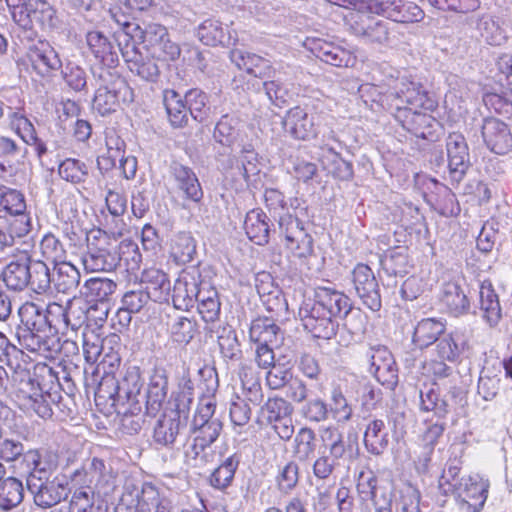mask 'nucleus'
Returning a JSON list of instances; mask_svg holds the SVG:
<instances>
[{"label": "nucleus", "instance_id": "f257e3e1", "mask_svg": "<svg viewBox=\"0 0 512 512\" xmlns=\"http://www.w3.org/2000/svg\"><path fill=\"white\" fill-rule=\"evenodd\" d=\"M24 464L29 469L26 477L27 489L32 494L35 505L47 509L68 497L67 484L59 477H52L54 467L42 460L37 450L27 451Z\"/></svg>", "mask_w": 512, "mask_h": 512}, {"label": "nucleus", "instance_id": "f03ea898", "mask_svg": "<svg viewBox=\"0 0 512 512\" xmlns=\"http://www.w3.org/2000/svg\"><path fill=\"white\" fill-rule=\"evenodd\" d=\"M97 89L93 99V108L102 116L117 110L120 102L132 101V90L116 70L97 67L92 69Z\"/></svg>", "mask_w": 512, "mask_h": 512}, {"label": "nucleus", "instance_id": "7ed1b4c3", "mask_svg": "<svg viewBox=\"0 0 512 512\" xmlns=\"http://www.w3.org/2000/svg\"><path fill=\"white\" fill-rule=\"evenodd\" d=\"M285 194H264L265 201L274 211L278 208L287 213L280 215L279 228L284 236L286 248L298 258H306L313 253L312 237L305 231L302 222L291 215L287 207Z\"/></svg>", "mask_w": 512, "mask_h": 512}, {"label": "nucleus", "instance_id": "20e7f679", "mask_svg": "<svg viewBox=\"0 0 512 512\" xmlns=\"http://www.w3.org/2000/svg\"><path fill=\"white\" fill-rule=\"evenodd\" d=\"M133 30H138L135 23L124 22L119 31L115 32L118 49L122 54L128 69L147 82H156L160 76V69L155 57L144 56L136 45Z\"/></svg>", "mask_w": 512, "mask_h": 512}, {"label": "nucleus", "instance_id": "39448f33", "mask_svg": "<svg viewBox=\"0 0 512 512\" xmlns=\"http://www.w3.org/2000/svg\"><path fill=\"white\" fill-rule=\"evenodd\" d=\"M12 18L22 29H33L37 24L42 30L51 31L58 27L56 9L46 0H6Z\"/></svg>", "mask_w": 512, "mask_h": 512}, {"label": "nucleus", "instance_id": "423d86ee", "mask_svg": "<svg viewBox=\"0 0 512 512\" xmlns=\"http://www.w3.org/2000/svg\"><path fill=\"white\" fill-rule=\"evenodd\" d=\"M321 446L319 456L313 464V473L318 479L329 478L347 452L343 433L335 425L319 429Z\"/></svg>", "mask_w": 512, "mask_h": 512}, {"label": "nucleus", "instance_id": "0eeeda50", "mask_svg": "<svg viewBox=\"0 0 512 512\" xmlns=\"http://www.w3.org/2000/svg\"><path fill=\"white\" fill-rule=\"evenodd\" d=\"M26 42L27 59L33 69L41 77H50L62 67V61L54 47L45 39L38 38L34 29L22 31L19 36Z\"/></svg>", "mask_w": 512, "mask_h": 512}, {"label": "nucleus", "instance_id": "6e6552de", "mask_svg": "<svg viewBox=\"0 0 512 512\" xmlns=\"http://www.w3.org/2000/svg\"><path fill=\"white\" fill-rule=\"evenodd\" d=\"M134 38L139 36L151 56L163 61H175L180 57L181 48L179 44L172 40L168 29L157 23L148 24L145 29L138 26V30H133Z\"/></svg>", "mask_w": 512, "mask_h": 512}, {"label": "nucleus", "instance_id": "1a4fd4ad", "mask_svg": "<svg viewBox=\"0 0 512 512\" xmlns=\"http://www.w3.org/2000/svg\"><path fill=\"white\" fill-rule=\"evenodd\" d=\"M192 403V394L182 391L176 398V408L164 413L156 422L153 431L155 443L161 446L172 445L182 427L181 416L186 418V413Z\"/></svg>", "mask_w": 512, "mask_h": 512}, {"label": "nucleus", "instance_id": "9d476101", "mask_svg": "<svg viewBox=\"0 0 512 512\" xmlns=\"http://www.w3.org/2000/svg\"><path fill=\"white\" fill-rule=\"evenodd\" d=\"M119 261H125L131 270L138 269L141 262L138 246L134 243L123 244L119 256L116 253H101L87 249L82 257V264L89 272L111 271L116 268Z\"/></svg>", "mask_w": 512, "mask_h": 512}, {"label": "nucleus", "instance_id": "9b49d317", "mask_svg": "<svg viewBox=\"0 0 512 512\" xmlns=\"http://www.w3.org/2000/svg\"><path fill=\"white\" fill-rule=\"evenodd\" d=\"M388 87L390 94L387 99L393 97V101L399 100L401 104L406 103L415 109H430L433 106L423 85L406 72L392 77Z\"/></svg>", "mask_w": 512, "mask_h": 512}, {"label": "nucleus", "instance_id": "f8f14e48", "mask_svg": "<svg viewBox=\"0 0 512 512\" xmlns=\"http://www.w3.org/2000/svg\"><path fill=\"white\" fill-rule=\"evenodd\" d=\"M489 482L479 475L462 477L452 494L458 512H479L487 499Z\"/></svg>", "mask_w": 512, "mask_h": 512}, {"label": "nucleus", "instance_id": "ddd939ff", "mask_svg": "<svg viewBox=\"0 0 512 512\" xmlns=\"http://www.w3.org/2000/svg\"><path fill=\"white\" fill-rule=\"evenodd\" d=\"M446 151L448 158V176L451 187H447L450 191L456 188L464 178L469 165L468 145L463 135L459 133H451L446 140Z\"/></svg>", "mask_w": 512, "mask_h": 512}, {"label": "nucleus", "instance_id": "4468645a", "mask_svg": "<svg viewBox=\"0 0 512 512\" xmlns=\"http://www.w3.org/2000/svg\"><path fill=\"white\" fill-rule=\"evenodd\" d=\"M348 24L352 33L366 42L386 45L389 43V26L383 20L369 16L365 11L359 10L351 13Z\"/></svg>", "mask_w": 512, "mask_h": 512}, {"label": "nucleus", "instance_id": "2eb2a0df", "mask_svg": "<svg viewBox=\"0 0 512 512\" xmlns=\"http://www.w3.org/2000/svg\"><path fill=\"white\" fill-rule=\"evenodd\" d=\"M309 302L316 314L320 311L336 319L347 317L352 309V303L347 295L327 286H318L315 289L314 301Z\"/></svg>", "mask_w": 512, "mask_h": 512}, {"label": "nucleus", "instance_id": "dca6fc26", "mask_svg": "<svg viewBox=\"0 0 512 512\" xmlns=\"http://www.w3.org/2000/svg\"><path fill=\"white\" fill-rule=\"evenodd\" d=\"M200 285L201 273L198 267L192 266L183 270L173 287L174 307L179 310H189L194 307Z\"/></svg>", "mask_w": 512, "mask_h": 512}, {"label": "nucleus", "instance_id": "f3484780", "mask_svg": "<svg viewBox=\"0 0 512 512\" xmlns=\"http://www.w3.org/2000/svg\"><path fill=\"white\" fill-rule=\"evenodd\" d=\"M369 371L384 386L393 389L397 384L398 374L395 360L385 346L371 347L367 353Z\"/></svg>", "mask_w": 512, "mask_h": 512}, {"label": "nucleus", "instance_id": "a211bd4d", "mask_svg": "<svg viewBox=\"0 0 512 512\" xmlns=\"http://www.w3.org/2000/svg\"><path fill=\"white\" fill-rule=\"evenodd\" d=\"M446 360L431 359L423 365L424 373L433 378L434 384L443 387L453 399L463 400L464 388L460 385L459 372L445 363Z\"/></svg>", "mask_w": 512, "mask_h": 512}, {"label": "nucleus", "instance_id": "6ab92c4d", "mask_svg": "<svg viewBox=\"0 0 512 512\" xmlns=\"http://www.w3.org/2000/svg\"><path fill=\"white\" fill-rule=\"evenodd\" d=\"M352 280L363 304L372 311H378L381 308V297L371 268L365 264H358L352 272Z\"/></svg>", "mask_w": 512, "mask_h": 512}, {"label": "nucleus", "instance_id": "aec40b11", "mask_svg": "<svg viewBox=\"0 0 512 512\" xmlns=\"http://www.w3.org/2000/svg\"><path fill=\"white\" fill-rule=\"evenodd\" d=\"M113 474L102 459L97 457L86 462L81 469H77L72 481L81 484L85 489L103 488L112 482Z\"/></svg>", "mask_w": 512, "mask_h": 512}, {"label": "nucleus", "instance_id": "412c9836", "mask_svg": "<svg viewBox=\"0 0 512 512\" xmlns=\"http://www.w3.org/2000/svg\"><path fill=\"white\" fill-rule=\"evenodd\" d=\"M142 386L143 381L139 368L129 367L123 376L117 380L114 394L115 401L122 403L123 406L125 404L131 405L130 411L132 413L141 411L142 406L138 397Z\"/></svg>", "mask_w": 512, "mask_h": 512}, {"label": "nucleus", "instance_id": "4be33fe9", "mask_svg": "<svg viewBox=\"0 0 512 512\" xmlns=\"http://www.w3.org/2000/svg\"><path fill=\"white\" fill-rule=\"evenodd\" d=\"M310 302H304L299 309L303 325L315 338L331 339L339 326L338 319L318 311L315 313Z\"/></svg>", "mask_w": 512, "mask_h": 512}, {"label": "nucleus", "instance_id": "5701e85b", "mask_svg": "<svg viewBox=\"0 0 512 512\" xmlns=\"http://www.w3.org/2000/svg\"><path fill=\"white\" fill-rule=\"evenodd\" d=\"M19 344L28 351L45 357L59 350V342L55 336H48L40 327H19L17 329Z\"/></svg>", "mask_w": 512, "mask_h": 512}, {"label": "nucleus", "instance_id": "b1692460", "mask_svg": "<svg viewBox=\"0 0 512 512\" xmlns=\"http://www.w3.org/2000/svg\"><path fill=\"white\" fill-rule=\"evenodd\" d=\"M482 136L487 147L503 155L512 149V134L507 124L496 118H487L482 125Z\"/></svg>", "mask_w": 512, "mask_h": 512}, {"label": "nucleus", "instance_id": "393cba45", "mask_svg": "<svg viewBox=\"0 0 512 512\" xmlns=\"http://www.w3.org/2000/svg\"><path fill=\"white\" fill-rule=\"evenodd\" d=\"M215 408L216 400L214 395H204L199 399L191 423V431L193 434L206 435L207 431H213L215 427L216 437H219L222 430V423L218 418L214 417Z\"/></svg>", "mask_w": 512, "mask_h": 512}, {"label": "nucleus", "instance_id": "a878e982", "mask_svg": "<svg viewBox=\"0 0 512 512\" xmlns=\"http://www.w3.org/2000/svg\"><path fill=\"white\" fill-rule=\"evenodd\" d=\"M282 123L285 131L295 139L309 140L316 135L314 117L299 106L291 108Z\"/></svg>", "mask_w": 512, "mask_h": 512}, {"label": "nucleus", "instance_id": "bb28decb", "mask_svg": "<svg viewBox=\"0 0 512 512\" xmlns=\"http://www.w3.org/2000/svg\"><path fill=\"white\" fill-rule=\"evenodd\" d=\"M469 349L468 340L459 331L443 334L436 342L434 351L438 359L456 363L461 360L462 355Z\"/></svg>", "mask_w": 512, "mask_h": 512}, {"label": "nucleus", "instance_id": "cd10ccee", "mask_svg": "<svg viewBox=\"0 0 512 512\" xmlns=\"http://www.w3.org/2000/svg\"><path fill=\"white\" fill-rule=\"evenodd\" d=\"M87 44L95 58L100 61V67L115 70L119 63L118 50L105 35L98 31L89 32Z\"/></svg>", "mask_w": 512, "mask_h": 512}, {"label": "nucleus", "instance_id": "c85d7f7f", "mask_svg": "<svg viewBox=\"0 0 512 512\" xmlns=\"http://www.w3.org/2000/svg\"><path fill=\"white\" fill-rule=\"evenodd\" d=\"M216 428L207 431L206 435L194 434L193 441L185 449V458L193 467L202 466L211 461V445L216 441Z\"/></svg>", "mask_w": 512, "mask_h": 512}, {"label": "nucleus", "instance_id": "c756f323", "mask_svg": "<svg viewBox=\"0 0 512 512\" xmlns=\"http://www.w3.org/2000/svg\"><path fill=\"white\" fill-rule=\"evenodd\" d=\"M30 265L31 260L26 255L7 264L2 272V280L6 287L14 291H22L28 287Z\"/></svg>", "mask_w": 512, "mask_h": 512}, {"label": "nucleus", "instance_id": "7c9ffc66", "mask_svg": "<svg viewBox=\"0 0 512 512\" xmlns=\"http://www.w3.org/2000/svg\"><path fill=\"white\" fill-rule=\"evenodd\" d=\"M445 330L444 321L436 318H424L415 326L412 341L419 349H425L436 344Z\"/></svg>", "mask_w": 512, "mask_h": 512}, {"label": "nucleus", "instance_id": "2f4dec72", "mask_svg": "<svg viewBox=\"0 0 512 512\" xmlns=\"http://www.w3.org/2000/svg\"><path fill=\"white\" fill-rule=\"evenodd\" d=\"M241 165L237 166L239 174L247 183V189H259L260 172L262 163L251 145L244 146L241 150Z\"/></svg>", "mask_w": 512, "mask_h": 512}, {"label": "nucleus", "instance_id": "473e14b6", "mask_svg": "<svg viewBox=\"0 0 512 512\" xmlns=\"http://www.w3.org/2000/svg\"><path fill=\"white\" fill-rule=\"evenodd\" d=\"M441 301L448 312L454 316L468 313L470 301L464 289L456 282H447L443 285Z\"/></svg>", "mask_w": 512, "mask_h": 512}, {"label": "nucleus", "instance_id": "72a5a7b5", "mask_svg": "<svg viewBox=\"0 0 512 512\" xmlns=\"http://www.w3.org/2000/svg\"><path fill=\"white\" fill-rule=\"evenodd\" d=\"M244 229L248 238L257 245L269 241L270 226L267 215L258 209L249 211L244 221Z\"/></svg>", "mask_w": 512, "mask_h": 512}, {"label": "nucleus", "instance_id": "f704fd0d", "mask_svg": "<svg viewBox=\"0 0 512 512\" xmlns=\"http://www.w3.org/2000/svg\"><path fill=\"white\" fill-rule=\"evenodd\" d=\"M142 282L147 284L146 291L156 302L168 300L171 285L167 275L158 268H147L142 273Z\"/></svg>", "mask_w": 512, "mask_h": 512}, {"label": "nucleus", "instance_id": "c9c22d12", "mask_svg": "<svg viewBox=\"0 0 512 512\" xmlns=\"http://www.w3.org/2000/svg\"><path fill=\"white\" fill-rule=\"evenodd\" d=\"M168 380L161 371H155L148 383L146 393V410L148 414L155 415L161 408L167 395Z\"/></svg>", "mask_w": 512, "mask_h": 512}, {"label": "nucleus", "instance_id": "e433bc0d", "mask_svg": "<svg viewBox=\"0 0 512 512\" xmlns=\"http://www.w3.org/2000/svg\"><path fill=\"white\" fill-rule=\"evenodd\" d=\"M163 103L173 127H183L188 123L190 113L185 101L178 92L172 89L164 90Z\"/></svg>", "mask_w": 512, "mask_h": 512}, {"label": "nucleus", "instance_id": "4c0bfd02", "mask_svg": "<svg viewBox=\"0 0 512 512\" xmlns=\"http://www.w3.org/2000/svg\"><path fill=\"white\" fill-rule=\"evenodd\" d=\"M364 444L368 452L380 455L388 447L389 438L386 425L381 419L371 420L364 432Z\"/></svg>", "mask_w": 512, "mask_h": 512}, {"label": "nucleus", "instance_id": "58836bf2", "mask_svg": "<svg viewBox=\"0 0 512 512\" xmlns=\"http://www.w3.org/2000/svg\"><path fill=\"white\" fill-rule=\"evenodd\" d=\"M19 398L21 400L20 407L26 411L34 412L43 419L52 417V403H54V399L50 393H44L40 389H36L29 394L23 393Z\"/></svg>", "mask_w": 512, "mask_h": 512}, {"label": "nucleus", "instance_id": "ea45409f", "mask_svg": "<svg viewBox=\"0 0 512 512\" xmlns=\"http://www.w3.org/2000/svg\"><path fill=\"white\" fill-rule=\"evenodd\" d=\"M239 378L245 399L254 405H260L264 399V393L258 373L252 366L242 364L239 370Z\"/></svg>", "mask_w": 512, "mask_h": 512}, {"label": "nucleus", "instance_id": "a19ab883", "mask_svg": "<svg viewBox=\"0 0 512 512\" xmlns=\"http://www.w3.org/2000/svg\"><path fill=\"white\" fill-rule=\"evenodd\" d=\"M79 282L80 273L74 265L65 260L54 264L52 284L58 292L69 293L77 288Z\"/></svg>", "mask_w": 512, "mask_h": 512}, {"label": "nucleus", "instance_id": "79ce46f5", "mask_svg": "<svg viewBox=\"0 0 512 512\" xmlns=\"http://www.w3.org/2000/svg\"><path fill=\"white\" fill-rule=\"evenodd\" d=\"M249 337L258 344H274L281 337V330L274 320L268 317H259L251 322Z\"/></svg>", "mask_w": 512, "mask_h": 512}, {"label": "nucleus", "instance_id": "37998d69", "mask_svg": "<svg viewBox=\"0 0 512 512\" xmlns=\"http://www.w3.org/2000/svg\"><path fill=\"white\" fill-rule=\"evenodd\" d=\"M327 405L329 417L337 424H346L351 421L354 409L344 395L341 387L336 386L331 390Z\"/></svg>", "mask_w": 512, "mask_h": 512}, {"label": "nucleus", "instance_id": "c03bdc74", "mask_svg": "<svg viewBox=\"0 0 512 512\" xmlns=\"http://www.w3.org/2000/svg\"><path fill=\"white\" fill-rule=\"evenodd\" d=\"M199 40L208 46L229 45L231 37L227 27L215 19L205 20L197 30Z\"/></svg>", "mask_w": 512, "mask_h": 512}, {"label": "nucleus", "instance_id": "a18cd8bd", "mask_svg": "<svg viewBox=\"0 0 512 512\" xmlns=\"http://www.w3.org/2000/svg\"><path fill=\"white\" fill-rule=\"evenodd\" d=\"M384 272L389 276H400L408 274L412 267L408 258L407 247H396L389 250L381 259Z\"/></svg>", "mask_w": 512, "mask_h": 512}, {"label": "nucleus", "instance_id": "49530a36", "mask_svg": "<svg viewBox=\"0 0 512 512\" xmlns=\"http://www.w3.org/2000/svg\"><path fill=\"white\" fill-rule=\"evenodd\" d=\"M479 297L484 318L490 326L496 325L501 317V308L498 296L492 288L491 283L483 282L481 284Z\"/></svg>", "mask_w": 512, "mask_h": 512}, {"label": "nucleus", "instance_id": "de8ad7c7", "mask_svg": "<svg viewBox=\"0 0 512 512\" xmlns=\"http://www.w3.org/2000/svg\"><path fill=\"white\" fill-rule=\"evenodd\" d=\"M317 57L335 67H348L355 61V57L346 49L332 43H322L316 48Z\"/></svg>", "mask_w": 512, "mask_h": 512}, {"label": "nucleus", "instance_id": "09e8293b", "mask_svg": "<svg viewBox=\"0 0 512 512\" xmlns=\"http://www.w3.org/2000/svg\"><path fill=\"white\" fill-rule=\"evenodd\" d=\"M24 497V488L20 480L14 477L6 478L0 484V508L11 510L17 507Z\"/></svg>", "mask_w": 512, "mask_h": 512}, {"label": "nucleus", "instance_id": "8fccbe9b", "mask_svg": "<svg viewBox=\"0 0 512 512\" xmlns=\"http://www.w3.org/2000/svg\"><path fill=\"white\" fill-rule=\"evenodd\" d=\"M169 335L173 342L177 344H188L197 332L195 320L185 316H177L169 324Z\"/></svg>", "mask_w": 512, "mask_h": 512}, {"label": "nucleus", "instance_id": "3c124183", "mask_svg": "<svg viewBox=\"0 0 512 512\" xmlns=\"http://www.w3.org/2000/svg\"><path fill=\"white\" fill-rule=\"evenodd\" d=\"M239 457L233 454L225 459L210 476V484L219 490H223L230 486L234 478L235 472L239 465Z\"/></svg>", "mask_w": 512, "mask_h": 512}, {"label": "nucleus", "instance_id": "603ef678", "mask_svg": "<svg viewBox=\"0 0 512 512\" xmlns=\"http://www.w3.org/2000/svg\"><path fill=\"white\" fill-rule=\"evenodd\" d=\"M237 124L238 122L235 118L223 115L214 128V140L225 147L234 145L239 135Z\"/></svg>", "mask_w": 512, "mask_h": 512}, {"label": "nucleus", "instance_id": "864d4df0", "mask_svg": "<svg viewBox=\"0 0 512 512\" xmlns=\"http://www.w3.org/2000/svg\"><path fill=\"white\" fill-rule=\"evenodd\" d=\"M116 284L108 278L93 277L88 279L82 292L90 301H104L114 293Z\"/></svg>", "mask_w": 512, "mask_h": 512}, {"label": "nucleus", "instance_id": "5fc2aeb1", "mask_svg": "<svg viewBox=\"0 0 512 512\" xmlns=\"http://www.w3.org/2000/svg\"><path fill=\"white\" fill-rule=\"evenodd\" d=\"M28 286L37 294L47 292L52 285V275L43 261H31Z\"/></svg>", "mask_w": 512, "mask_h": 512}, {"label": "nucleus", "instance_id": "6e6d98bb", "mask_svg": "<svg viewBox=\"0 0 512 512\" xmlns=\"http://www.w3.org/2000/svg\"><path fill=\"white\" fill-rule=\"evenodd\" d=\"M218 345L222 356L227 360H239L242 355L240 343L235 330L230 326L219 330Z\"/></svg>", "mask_w": 512, "mask_h": 512}, {"label": "nucleus", "instance_id": "4d7b16f0", "mask_svg": "<svg viewBox=\"0 0 512 512\" xmlns=\"http://www.w3.org/2000/svg\"><path fill=\"white\" fill-rule=\"evenodd\" d=\"M292 412L291 405L283 398H269L260 409V417L269 424H274Z\"/></svg>", "mask_w": 512, "mask_h": 512}, {"label": "nucleus", "instance_id": "13d9d810", "mask_svg": "<svg viewBox=\"0 0 512 512\" xmlns=\"http://www.w3.org/2000/svg\"><path fill=\"white\" fill-rule=\"evenodd\" d=\"M420 409L423 412H433L439 419H444L449 413V404L439 398L434 388L420 391Z\"/></svg>", "mask_w": 512, "mask_h": 512}, {"label": "nucleus", "instance_id": "bf43d9fd", "mask_svg": "<svg viewBox=\"0 0 512 512\" xmlns=\"http://www.w3.org/2000/svg\"><path fill=\"white\" fill-rule=\"evenodd\" d=\"M399 0H359V10L394 22Z\"/></svg>", "mask_w": 512, "mask_h": 512}, {"label": "nucleus", "instance_id": "052dcab7", "mask_svg": "<svg viewBox=\"0 0 512 512\" xmlns=\"http://www.w3.org/2000/svg\"><path fill=\"white\" fill-rule=\"evenodd\" d=\"M445 430V422L443 419L437 418L435 423H431L427 426L426 430L422 435V442L424 446L423 454V467L426 468L430 462L431 455L434 451V446L438 439L442 436Z\"/></svg>", "mask_w": 512, "mask_h": 512}, {"label": "nucleus", "instance_id": "680f3d73", "mask_svg": "<svg viewBox=\"0 0 512 512\" xmlns=\"http://www.w3.org/2000/svg\"><path fill=\"white\" fill-rule=\"evenodd\" d=\"M315 433L311 428L302 427L296 434L294 443L295 456L301 460H308L315 451Z\"/></svg>", "mask_w": 512, "mask_h": 512}, {"label": "nucleus", "instance_id": "e2e57ef3", "mask_svg": "<svg viewBox=\"0 0 512 512\" xmlns=\"http://www.w3.org/2000/svg\"><path fill=\"white\" fill-rule=\"evenodd\" d=\"M62 78L75 92L87 91V74L79 65L67 62L62 70Z\"/></svg>", "mask_w": 512, "mask_h": 512}, {"label": "nucleus", "instance_id": "0e129e2a", "mask_svg": "<svg viewBox=\"0 0 512 512\" xmlns=\"http://www.w3.org/2000/svg\"><path fill=\"white\" fill-rule=\"evenodd\" d=\"M208 98L199 89H191L185 94V103L190 115L197 121L202 122L206 115Z\"/></svg>", "mask_w": 512, "mask_h": 512}, {"label": "nucleus", "instance_id": "69168bd1", "mask_svg": "<svg viewBox=\"0 0 512 512\" xmlns=\"http://www.w3.org/2000/svg\"><path fill=\"white\" fill-rule=\"evenodd\" d=\"M40 249L43 257L57 264L65 260L66 251L58 238L53 234L44 235L40 243Z\"/></svg>", "mask_w": 512, "mask_h": 512}, {"label": "nucleus", "instance_id": "338daca9", "mask_svg": "<svg viewBox=\"0 0 512 512\" xmlns=\"http://www.w3.org/2000/svg\"><path fill=\"white\" fill-rule=\"evenodd\" d=\"M482 35L491 45H501L506 42L508 36L500 26L499 21L491 16L484 17L480 23Z\"/></svg>", "mask_w": 512, "mask_h": 512}, {"label": "nucleus", "instance_id": "774afa93", "mask_svg": "<svg viewBox=\"0 0 512 512\" xmlns=\"http://www.w3.org/2000/svg\"><path fill=\"white\" fill-rule=\"evenodd\" d=\"M395 512H420V493L415 487L407 485L401 489Z\"/></svg>", "mask_w": 512, "mask_h": 512}]
</instances>
